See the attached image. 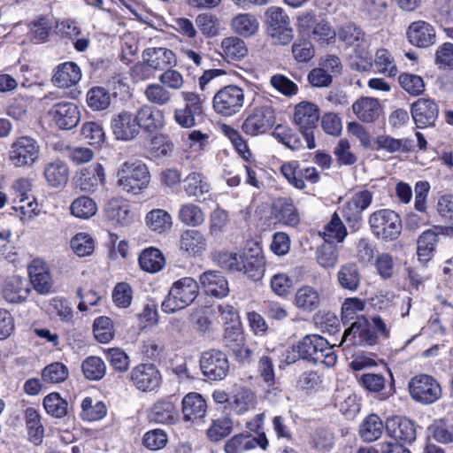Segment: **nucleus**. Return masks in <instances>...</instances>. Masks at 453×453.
<instances>
[{
	"instance_id": "f257e3e1",
	"label": "nucleus",
	"mask_w": 453,
	"mask_h": 453,
	"mask_svg": "<svg viewBox=\"0 0 453 453\" xmlns=\"http://www.w3.org/2000/svg\"><path fill=\"white\" fill-rule=\"evenodd\" d=\"M218 263L220 267L231 273H242L254 281L261 280L265 271L262 249L256 242L248 243L241 253H219Z\"/></svg>"
},
{
	"instance_id": "f03ea898",
	"label": "nucleus",
	"mask_w": 453,
	"mask_h": 453,
	"mask_svg": "<svg viewBox=\"0 0 453 453\" xmlns=\"http://www.w3.org/2000/svg\"><path fill=\"white\" fill-rule=\"evenodd\" d=\"M378 334L384 338L389 336V329L382 319L373 316L371 323L360 317L344 331L340 345L372 346L377 343Z\"/></svg>"
},
{
	"instance_id": "7ed1b4c3",
	"label": "nucleus",
	"mask_w": 453,
	"mask_h": 453,
	"mask_svg": "<svg viewBox=\"0 0 453 453\" xmlns=\"http://www.w3.org/2000/svg\"><path fill=\"white\" fill-rule=\"evenodd\" d=\"M41 151V146L35 138L21 135L11 142L7 159L14 168H28L40 160Z\"/></svg>"
},
{
	"instance_id": "20e7f679",
	"label": "nucleus",
	"mask_w": 453,
	"mask_h": 453,
	"mask_svg": "<svg viewBox=\"0 0 453 453\" xmlns=\"http://www.w3.org/2000/svg\"><path fill=\"white\" fill-rule=\"evenodd\" d=\"M199 286L191 277H184L175 281L162 303V311L174 313L191 304L198 295Z\"/></svg>"
},
{
	"instance_id": "39448f33",
	"label": "nucleus",
	"mask_w": 453,
	"mask_h": 453,
	"mask_svg": "<svg viewBox=\"0 0 453 453\" xmlns=\"http://www.w3.org/2000/svg\"><path fill=\"white\" fill-rule=\"evenodd\" d=\"M118 186L124 191L137 194L145 188L150 179L148 167L139 160H127L117 172Z\"/></svg>"
},
{
	"instance_id": "423d86ee",
	"label": "nucleus",
	"mask_w": 453,
	"mask_h": 453,
	"mask_svg": "<svg viewBox=\"0 0 453 453\" xmlns=\"http://www.w3.org/2000/svg\"><path fill=\"white\" fill-rule=\"evenodd\" d=\"M368 223L372 234L387 242L396 240L403 227L400 216L389 209H380L372 212Z\"/></svg>"
},
{
	"instance_id": "0eeeda50",
	"label": "nucleus",
	"mask_w": 453,
	"mask_h": 453,
	"mask_svg": "<svg viewBox=\"0 0 453 453\" xmlns=\"http://www.w3.org/2000/svg\"><path fill=\"white\" fill-rule=\"evenodd\" d=\"M244 90L236 85H227L218 90L212 98L214 111L222 117H232L244 106Z\"/></svg>"
},
{
	"instance_id": "6e6552de",
	"label": "nucleus",
	"mask_w": 453,
	"mask_h": 453,
	"mask_svg": "<svg viewBox=\"0 0 453 453\" xmlns=\"http://www.w3.org/2000/svg\"><path fill=\"white\" fill-rule=\"evenodd\" d=\"M267 35L275 44L287 45L293 40V29L286 12L279 6H271L265 12Z\"/></svg>"
},
{
	"instance_id": "1a4fd4ad",
	"label": "nucleus",
	"mask_w": 453,
	"mask_h": 453,
	"mask_svg": "<svg viewBox=\"0 0 453 453\" xmlns=\"http://www.w3.org/2000/svg\"><path fill=\"white\" fill-rule=\"evenodd\" d=\"M409 391L411 398L422 404L437 402L442 395L440 383L432 376L418 374L409 381Z\"/></svg>"
},
{
	"instance_id": "9d476101",
	"label": "nucleus",
	"mask_w": 453,
	"mask_h": 453,
	"mask_svg": "<svg viewBox=\"0 0 453 453\" xmlns=\"http://www.w3.org/2000/svg\"><path fill=\"white\" fill-rule=\"evenodd\" d=\"M274 111L270 104L255 107L242 125L244 134L256 136L265 133L274 124Z\"/></svg>"
},
{
	"instance_id": "9b49d317",
	"label": "nucleus",
	"mask_w": 453,
	"mask_h": 453,
	"mask_svg": "<svg viewBox=\"0 0 453 453\" xmlns=\"http://www.w3.org/2000/svg\"><path fill=\"white\" fill-rule=\"evenodd\" d=\"M200 367L203 376L208 380H221L229 372V362L224 352L210 349L201 355Z\"/></svg>"
},
{
	"instance_id": "f8f14e48",
	"label": "nucleus",
	"mask_w": 453,
	"mask_h": 453,
	"mask_svg": "<svg viewBox=\"0 0 453 453\" xmlns=\"http://www.w3.org/2000/svg\"><path fill=\"white\" fill-rule=\"evenodd\" d=\"M133 385L142 392L157 391L162 383L159 370L153 364H140L129 373Z\"/></svg>"
},
{
	"instance_id": "ddd939ff",
	"label": "nucleus",
	"mask_w": 453,
	"mask_h": 453,
	"mask_svg": "<svg viewBox=\"0 0 453 453\" xmlns=\"http://www.w3.org/2000/svg\"><path fill=\"white\" fill-rule=\"evenodd\" d=\"M30 282L35 290L41 295L51 292L54 281L48 264L40 258H35L27 267Z\"/></svg>"
},
{
	"instance_id": "4468645a",
	"label": "nucleus",
	"mask_w": 453,
	"mask_h": 453,
	"mask_svg": "<svg viewBox=\"0 0 453 453\" xmlns=\"http://www.w3.org/2000/svg\"><path fill=\"white\" fill-rule=\"evenodd\" d=\"M111 127L118 140L130 141L139 134L136 116L128 111L115 114L111 118Z\"/></svg>"
},
{
	"instance_id": "2eb2a0df",
	"label": "nucleus",
	"mask_w": 453,
	"mask_h": 453,
	"mask_svg": "<svg viewBox=\"0 0 453 453\" xmlns=\"http://www.w3.org/2000/svg\"><path fill=\"white\" fill-rule=\"evenodd\" d=\"M268 440L265 433L258 434L257 437L250 434H239L227 440L224 446L225 453H243L247 450L260 447L266 449Z\"/></svg>"
},
{
	"instance_id": "dca6fc26",
	"label": "nucleus",
	"mask_w": 453,
	"mask_h": 453,
	"mask_svg": "<svg viewBox=\"0 0 453 453\" xmlns=\"http://www.w3.org/2000/svg\"><path fill=\"white\" fill-rule=\"evenodd\" d=\"M57 126L61 129H72L80 121V111L76 104L68 102L53 105L49 111Z\"/></svg>"
},
{
	"instance_id": "f3484780",
	"label": "nucleus",
	"mask_w": 453,
	"mask_h": 453,
	"mask_svg": "<svg viewBox=\"0 0 453 453\" xmlns=\"http://www.w3.org/2000/svg\"><path fill=\"white\" fill-rule=\"evenodd\" d=\"M438 105L431 99L420 98L411 106V116L418 128L431 127L437 119Z\"/></svg>"
},
{
	"instance_id": "a211bd4d",
	"label": "nucleus",
	"mask_w": 453,
	"mask_h": 453,
	"mask_svg": "<svg viewBox=\"0 0 453 453\" xmlns=\"http://www.w3.org/2000/svg\"><path fill=\"white\" fill-rule=\"evenodd\" d=\"M406 35L411 44L418 48L432 46L436 38L434 27L424 20L412 22L407 29Z\"/></svg>"
},
{
	"instance_id": "6ab92c4d",
	"label": "nucleus",
	"mask_w": 453,
	"mask_h": 453,
	"mask_svg": "<svg viewBox=\"0 0 453 453\" xmlns=\"http://www.w3.org/2000/svg\"><path fill=\"white\" fill-rule=\"evenodd\" d=\"M142 60L153 70H165L177 65L175 53L166 48H147L142 51Z\"/></svg>"
},
{
	"instance_id": "aec40b11",
	"label": "nucleus",
	"mask_w": 453,
	"mask_h": 453,
	"mask_svg": "<svg viewBox=\"0 0 453 453\" xmlns=\"http://www.w3.org/2000/svg\"><path fill=\"white\" fill-rule=\"evenodd\" d=\"M441 234H442V227L434 226L424 231L418 238L417 255L418 261L423 265L428 263L434 256Z\"/></svg>"
},
{
	"instance_id": "412c9836",
	"label": "nucleus",
	"mask_w": 453,
	"mask_h": 453,
	"mask_svg": "<svg viewBox=\"0 0 453 453\" xmlns=\"http://www.w3.org/2000/svg\"><path fill=\"white\" fill-rule=\"evenodd\" d=\"M201 287L207 295L223 298L229 293L228 281L219 271H207L200 275Z\"/></svg>"
},
{
	"instance_id": "4be33fe9",
	"label": "nucleus",
	"mask_w": 453,
	"mask_h": 453,
	"mask_svg": "<svg viewBox=\"0 0 453 453\" xmlns=\"http://www.w3.org/2000/svg\"><path fill=\"white\" fill-rule=\"evenodd\" d=\"M352 110L357 118L365 123L376 121L382 113L380 101L371 96H361L352 104Z\"/></svg>"
},
{
	"instance_id": "5701e85b",
	"label": "nucleus",
	"mask_w": 453,
	"mask_h": 453,
	"mask_svg": "<svg viewBox=\"0 0 453 453\" xmlns=\"http://www.w3.org/2000/svg\"><path fill=\"white\" fill-rule=\"evenodd\" d=\"M139 130L152 134L164 126V114L162 111L144 104L135 113Z\"/></svg>"
},
{
	"instance_id": "b1692460",
	"label": "nucleus",
	"mask_w": 453,
	"mask_h": 453,
	"mask_svg": "<svg viewBox=\"0 0 453 453\" xmlns=\"http://www.w3.org/2000/svg\"><path fill=\"white\" fill-rule=\"evenodd\" d=\"M81 79V70L74 62L59 64L52 77L53 84L60 88H68L75 86Z\"/></svg>"
},
{
	"instance_id": "393cba45",
	"label": "nucleus",
	"mask_w": 453,
	"mask_h": 453,
	"mask_svg": "<svg viewBox=\"0 0 453 453\" xmlns=\"http://www.w3.org/2000/svg\"><path fill=\"white\" fill-rule=\"evenodd\" d=\"M386 431L388 434L403 442H412L416 439L414 424L408 418L395 417L387 420Z\"/></svg>"
},
{
	"instance_id": "a878e982",
	"label": "nucleus",
	"mask_w": 453,
	"mask_h": 453,
	"mask_svg": "<svg viewBox=\"0 0 453 453\" xmlns=\"http://www.w3.org/2000/svg\"><path fill=\"white\" fill-rule=\"evenodd\" d=\"M149 418L155 423L173 425L179 420V412L171 401L158 400L151 406Z\"/></svg>"
},
{
	"instance_id": "bb28decb",
	"label": "nucleus",
	"mask_w": 453,
	"mask_h": 453,
	"mask_svg": "<svg viewBox=\"0 0 453 453\" xmlns=\"http://www.w3.org/2000/svg\"><path fill=\"white\" fill-rule=\"evenodd\" d=\"M319 119V109L316 104L303 101L296 105L294 122L299 129L315 128Z\"/></svg>"
},
{
	"instance_id": "cd10ccee",
	"label": "nucleus",
	"mask_w": 453,
	"mask_h": 453,
	"mask_svg": "<svg viewBox=\"0 0 453 453\" xmlns=\"http://www.w3.org/2000/svg\"><path fill=\"white\" fill-rule=\"evenodd\" d=\"M105 175L102 165L94 164L81 171L78 180L80 188L88 193L96 191L98 187L104 184Z\"/></svg>"
},
{
	"instance_id": "c85d7f7f",
	"label": "nucleus",
	"mask_w": 453,
	"mask_h": 453,
	"mask_svg": "<svg viewBox=\"0 0 453 453\" xmlns=\"http://www.w3.org/2000/svg\"><path fill=\"white\" fill-rule=\"evenodd\" d=\"M30 289L26 280L19 276L8 278L3 288L4 298L12 303H22L27 300Z\"/></svg>"
},
{
	"instance_id": "c756f323",
	"label": "nucleus",
	"mask_w": 453,
	"mask_h": 453,
	"mask_svg": "<svg viewBox=\"0 0 453 453\" xmlns=\"http://www.w3.org/2000/svg\"><path fill=\"white\" fill-rule=\"evenodd\" d=\"M180 246L190 256H201L207 249V240L200 231L188 229L180 235Z\"/></svg>"
},
{
	"instance_id": "7c9ffc66",
	"label": "nucleus",
	"mask_w": 453,
	"mask_h": 453,
	"mask_svg": "<svg viewBox=\"0 0 453 453\" xmlns=\"http://www.w3.org/2000/svg\"><path fill=\"white\" fill-rule=\"evenodd\" d=\"M206 403L198 393H189L182 399V413L186 421L194 422L204 417Z\"/></svg>"
},
{
	"instance_id": "2f4dec72",
	"label": "nucleus",
	"mask_w": 453,
	"mask_h": 453,
	"mask_svg": "<svg viewBox=\"0 0 453 453\" xmlns=\"http://www.w3.org/2000/svg\"><path fill=\"white\" fill-rule=\"evenodd\" d=\"M273 211L279 222L286 226H296L300 221L299 213L290 198H278L273 203Z\"/></svg>"
},
{
	"instance_id": "473e14b6",
	"label": "nucleus",
	"mask_w": 453,
	"mask_h": 453,
	"mask_svg": "<svg viewBox=\"0 0 453 453\" xmlns=\"http://www.w3.org/2000/svg\"><path fill=\"white\" fill-rule=\"evenodd\" d=\"M370 42L363 41L353 48L349 56V66L352 70L366 73L372 67V58L370 52Z\"/></svg>"
},
{
	"instance_id": "72a5a7b5",
	"label": "nucleus",
	"mask_w": 453,
	"mask_h": 453,
	"mask_svg": "<svg viewBox=\"0 0 453 453\" xmlns=\"http://www.w3.org/2000/svg\"><path fill=\"white\" fill-rule=\"evenodd\" d=\"M294 304L297 309L303 311H313L320 305V295L319 291L311 286H302L295 294Z\"/></svg>"
},
{
	"instance_id": "f704fd0d",
	"label": "nucleus",
	"mask_w": 453,
	"mask_h": 453,
	"mask_svg": "<svg viewBox=\"0 0 453 453\" xmlns=\"http://www.w3.org/2000/svg\"><path fill=\"white\" fill-rule=\"evenodd\" d=\"M337 282L345 290L357 291L361 283V274L357 265L349 262L341 265L337 272Z\"/></svg>"
},
{
	"instance_id": "c9c22d12",
	"label": "nucleus",
	"mask_w": 453,
	"mask_h": 453,
	"mask_svg": "<svg viewBox=\"0 0 453 453\" xmlns=\"http://www.w3.org/2000/svg\"><path fill=\"white\" fill-rule=\"evenodd\" d=\"M427 438L441 444L453 442V424L447 418L434 419L426 429Z\"/></svg>"
},
{
	"instance_id": "e433bc0d",
	"label": "nucleus",
	"mask_w": 453,
	"mask_h": 453,
	"mask_svg": "<svg viewBox=\"0 0 453 453\" xmlns=\"http://www.w3.org/2000/svg\"><path fill=\"white\" fill-rule=\"evenodd\" d=\"M231 27L235 34L242 37H250L258 32L259 21L254 14L239 13L232 19Z\"/></svg>"
},
{
	"instance_id": "4c0bfd02",
	"label": "nucleus",
	"mask_w": 453,
	"mask_h": 453,
	"mask_svg": "<svg viewBox=\"0 0 453 453\" xmlns=\"http://www.w3.org/2000/svg\"><path fill=\"white\" fill-rule=\"evenodd\" d=\"M44 177L49 185L53 188H59L67 183L69 169L63 161L55 160L45 165Z\"/></svg>"
},
{
	"instance_id": "58836bf2",
	"label": "nucleus",
	"mask_w": 453,
	"mask_h": 453,
	"mask_svg": "<svg viewBox=\"0 0 453 453\" xmlns=\"http://www.w3.org/2000/svg\"><path fill=\"white\" fill-rule=\"evenodd\" d=\"M324 338L317 335H306L297 344L298 351L301 358L316 362L317 357L320 356L321 349H323Z\"/></svg>"
},
{
	"instance_id": "ea45409f",
	"label": "nucleus",
	"mask_w": 453,
	"mask_h": 453,
	"mask_svg": "<svg viewBox=\"0 0 453 453\" xmlns=\"http://www.w3.org/2000/svg\"><path fill=\"white\" fill-rule=\"evenodd\" d=\"M139 265L143 271L155 273L164 268L165 259L158 249L151 247L145 249L140 254Z\"/></svg>"
},
{
	"instance_id": "a19ab883",
	"label": "nucleus",
	"mask_w": 453,
	"mask_h": 453,
	"mask_svg": "<svg viewBox=\"0 0 453 453\" xmlns=\"http://www.w3.org/2000/svg\"><path fill=\"white\" fill-rule=\"evenodd\" d=\"M386 426L376 414L366 417L360 425L359 434L364 441L372 442L378 440L382 434Z\"/></svg>"
},
{
	"instance_id": "79ce46f5",
	"label": "nucleus",
	"mask_w": 453,
	"mask_h": 453,
	"mask_svg": "<svg viewBox=\"0 0 453 453\" xmlns=\"http://www.w3.org/2000/svg\"><path fill=\"white\" fill-rule=\"evenodd\" d=\"M221 49L227 61H239L248 53L244 41L236 36L224 38L221 42Z\"/></svg>"
},
{
	"instance_id": "37998d69",
	"label": "nucleus",
	"mask_w": 453,
	"mask_h": 453,
	"mask_svg": "<svg viewBox=\"0 0 453 453\" xmlns=\"http://www.w3.org/2000/svg\"><path fill=\"white\" fill-rule=\"evenodd\" d=\"M372 65L379 73L386 77H395L398 73L394 57L384 48L376 50Z\"/></svg>"
},
{
	"instance_id": "c03bdc74",
	"label": "nucleus",
	"mask_w": 453,
	"mask_h": 453,
	"mask_svg": "<svg viewBox=\"0 0 453 453\" xmlns=\"http://www.w3.org/2000/svg\"><path fill=\"white\" fill-rule=\"evenodd\" d=\"M184 190L188 196L200 198L210 190L206 178L199 173H191L184 180Z\"/></svg>"
},
{
	"instance_id": "a18cd8bd",
	"label": "nucleus",
	"mask_w": 453,
	"mask_h": 453,
	"mask_svg": "<svg viewBox=\"0 0 453 453\" xmlns=\"http://www.w3.org/2000/svg\"><path fill=\"white\" fill-rule=\"evenodd\" d=\"M146 100L154 105L165 106L172 102L173 95L159 81L150 83L144 89Z\"/></svg>"
},
{
	"instance_id": "49530a36",
	"label": "nucleus",
	"mask_w": 453,
	"mask_h": 453,
	"mask_svg": "<svg viewBox=\"0 0 453 453\" xmlns=\"http://www.w3.org/2000/svg\"><path fill=\"white\" fill-rule=\"evenodd\" d=\"M233 430V421L226 416L212 419L206 435L211 441L217 442L226 438Z\"/></svg>"
},
{
	"instance_id": "de8ad7c7",
	"label": "nucleus",
	"mask_w": 453,
	"mask_h": 453,
	"mask_svg": "<svg viewBox=\"0 0 453 453\" xmlns=\"http://www.w3.org/2000/svg\"><path fill=\"white\" fill-rule=\"evenodd\" d=\"M178 216L183 224L189 226H201L205 220V214L203 210L192 203L182 204Z\"/></svg>"
},
{
	"instance_id": "09e8293b",
	"label": "nucleus",
	"mask_w": 453,
	"mask_h": 453,
	"mask_svg": "<svg viewBox=\"0 0 453 453\" xmlns=\"http://www.w3.org/2000/svg\"><path fill=\"white\" fill-rule=\"evenodd\" d=\"M146 224L152 231L163 233L171 228L173 221L167 211L162 209H155L146 215Z\"/></svg>"
},
{
	"instance_id": "8fccbe9b",
	"label": "nucleus",
	"mask_w": 453,
	"mask_h": 453,
	"mask_svg": "<svg viewBox=\"0 0 453 453\" xmlns=\"http://www.w3.org/2000/svg\"><path fill=\"white\" fill-rule=\"evenodd\" d=\"M347 235V230L337 213H334L330 222L325 226L323 238L326 242H342Z\"/></svg>"
},
{
	"instance_id": "3c124183",
	"label": "nucleus",
	"mask_w": 453,
	"mask_h": 453,
	"mask_svg": "<svg viewBox=\"0 0 453 453\" xmlns=\"http://www.w3.org/2000/svg\"><path fill=\"white\" fill-rule=\"evenodd\" d=\"M105 212L110 220L119 225L128 224L131 219L127 204L116 199L107 203Z\"/></svg>"
},
{
	"instance_id": "603ef678",
	"label": "nucleus",
	"mask_w": 453,
	"mask_h": 453,
	"mask_svg": "<svg viewBox=\"0 0 453 453\" xmlns=\"http://www.w3.org/2000/svg\"><path fill=\"white\" fill-rule=\"evenodd\" d=\"M43 407L51 417L61 418L67 414L68 403L58 393H50L44 397Z\"/></svg>"
},
{
	"instance_id": "864d4df0",
	"label": "nucleus",
	"mask_w": 453,
	"mask_h": 453,
	"mask_svg": "<svg viewBox=\"0 0 453 453\" xmlns=\"http://www.w3.org/2000/svg\"><path fill=\"white\" fill-rule=\"evenodd\" d=\"M86 101L93 111H104L111 104V94L104 88L94 87L88 91Z\"/></svg>"
},
{
	"instance_id": "5fc2aeb1",
	"label": "nucleus",
	"mask_w": 453,
	"mask_h": 453,
	"mask_svg": "<svg viewBox=\"0 0 453 453\" xmlns=\"http://www.w3.org/2000/svg\"><path fill=\"white\" fill-rule=\"evenodd\" d=\"M374 144L375 150H383L388 153L407 151L411 146V142L408 139H395L386 134L379 135Z\"/></svg>"
},
{
	"instance_id": "6e6d98bb",
	"label": "nucleus",
	"mask_w": 453,
	"mask_h": 453,
	"mask_svg": "<svg viewBox=\"0 0 453 453\" xmlns=\"http://www.w3.org/2000/svg\"><path fill=\"white\" fill-rule=\"evenodd\" d=\"M257 403L255 394L249 388H242L233 396L231 405L237 413H244L255 407Z\"/></svg>"
},
{
	"instance_id": "4d7b16f0",
	"label": "nucleus",
	"mask_w": 453,
	"mask_h": 453,
	"mask_svg": "<svg viewBox=\"0 0 453 453\" xmlns=\"http://www.w3.org/2000/svg\"><path fill=\"white\" fill-rule=\"evenodd\" d=\"M84 376L90 380H101L106 372L104 362L98 357L90 356L81 365Z\"/></svg>"
},
{
	"instance_id": "13d9d810",
	"label": "nucleus",
	"mask_w": 453,
	"mask_h": 453,
	"mask_svg": "<svg viewBox=\"0 0 453 453\" xmlns=\"http://www.w3.org/2000/svg\"><path fill=\"white\" fill-rule=\"evenodd\" d=\"M70 211L74 217L87 219L96 213L97 206L90 197L81 196L72 203Z\"/></svg>"
},
{
	"instance_id": "bf43d9fd",
	"label": "nucleus",
	"mask_w": 453,
	"mask_h": 453,
	"mask_svg": "<svg viewBox=\"0 0 453 453\" xmlns=\"http://www.w3.org/2000/svg\"><path fill=\"white\" fill-rule=\"evenodd\" d=\"M158 81L169 91H180L184 88L186 81L183 74L173 67H168L159 76Z\"/></svg>"
},
{
	"instance_id": "052dcab7",
	"label": "nucleus",
	"mask_w": 453,
	"mask_h": 453,
	"mask_svg": "<svg viewBox=\"0 0 453 453\" xmlns=\"http://www.w3.org/2000/svg\"><path fill=\"white\" fill-rule=\"evenodd\" d=\"M93 333L95 338L99 342H110L114 337V329L111 319L104 316L96 319L93 324Z\"/></svg>"
},
{
	"instance_id": "680f3d73",
	"label": "nucleus",
	"mask_w": 453,
	"mask_h": 453,
	"mask_svg": "<svg viewBox=\"0 0 453 453\" xmlns=\"http://www.w3.org/2000/svg\"><path fill=\"white\" fill-rule=\"evenodd\" d=\"M273 135L279 142L291 150H299L303 148L300 135L290 128L278 126L274 130Z\"/></svg>"
},
{
	"instance_id": "e2e57ef3",
	"label": "nucleus",
	"mask_w": 453,
	"mask_h": 453,
	"mask_svg": "<svg viewBox=\"0 0 453 453\" xmlns=\"http://www.w3.org/2000/svg\"><path fill=\"white\" fill-rule=\"evenodd\" d=\"M106 414V407L104 403L96 401L93 403L90 397H86L81 403V416L88 421H96L103 418Z\"/></svg>"
},
{
	"instance_id": "0e129e2a",
	"label": "nucleus",
	"mask_w": 453,
	"mask_h": 453,
	"mask_svg": "<svg viewBox=\"0 0 453 453\" xmlns=\"http://www.w3.org/2000/svg\"><path fill=\"white\" fill-rule=\"evenodd\" d=\"M28 37L31 42L42 43L46 42L51 25L46 18H38L28 26Z\"/></svg>"
},
{
	"instance_id": "69168bd1",
	"label": "nucleus",
	"mask_w": 453,
	"mask_h": 453,
	"mask_svg": "<svg viewBox=\"0 0 453 453\" xmlns=\"http://www.w3.org/2000/svg\"><path fill=\"white\" fill-rule=\"evenodd\" d=\"M398 81L401 87L411 96H419L425 90V82L417 74L403 73L399 75Z\"/></svg>"
},
{
	"instance_id": "338daca9",
	"label": "nucleus",
	"mask_w": 453,
	"mask_h": 453,
	"mask_svg": "<svg viewBox=\"0 0 453 453\" xmlns=\"http://www.w3.org/2000/svg\"><path fill=\"white\" fill-rule=\"evenodd\" d=\"M173 143L171 139L163 134L155 135L150 143V151L153 157H168L173 153Z\"/></svg>"
},
{
	"instance_id": "774afa93",
	"label": "nucleus",
	"mask_w": 453,
	"mask_h": 453,
	"mask_svg": "<svg viewBox=\"0 0 453 453\" xmlns=\"http://www.w3.org/2000/svg\"><path fill=\"white\" fill-rule=\"evenodd\" d=\"M435 65L439 69L453 70V43L444 42L435 51Z\"/></svg>"
}]
</instances>
